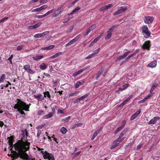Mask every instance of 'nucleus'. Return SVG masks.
Segmentation results:
<instances>
[{
    "instance_id": "nucleus-30",
    "label": "nucleus",
    "mask_w": 160,
    "mask_h": 160,
    "mask_svg": "<svg viewBox=\"0 0 160 160\" xmlns=\"http://www.w3.org/2000/svg\"><path fill=\"white\" fill-rule=\"evenodd\" d=\"M38 150L39 151H40V150H41V149L40 148H38Z\"/></svg>"
},
{
    "instance_id": "nucleus-10",
    "label": "nucleus",
    "mask_w": 160,
    "mask_h": 160,
    "mask_svg": "<svg viewBox=\"0 0 160 160\" xmlns=\"http://www.w3.org/2000/svg\"><path fill=\"white\" fill-rule=\"evenodd\" d=\"M50 13V11H48L47 12L42 15H37L35 16L36 18H41L48 16Z\"/></svg>"
},
{
    "instance_id": "nucleus-3",
    "label": "nucleus",
    "mask_w": 160,
    "mask_h": 160,
    "mask_svg": "<svg viewBox=\"0 0 160 160\" xmlns=\"http://www.w3.org/2000/svg\"><path fill=\"white\" fill-rule=\"evenodd\" d=\"M21 135L22 136L21 138V140H18L17 142H20V143H23L22 147L25 148L27 144L28 146V150L29 149L30 143L28 142L27 140V137L28 136V132L27 129L22 130L21 131Z\"/></svg>"
},
{
    "instance_id": "nucleus-15",
    "label": "nucleus",
    "mask_w": 160,
    "mask_h": 160,
    "mask_svg": "<svg viewBox=\"0 0 160 160\" xmlns=\"http://www.w3.org/2000/svg\"><path fill=\"white\" fill-rule=\"evenodd\" d=\"M5 74H3L2 76L1 77V78H0V81L2 82H3L4 80L5 79Z\"/></svg>"
},
{
    "instance_id": "nucleus-28",
    "label": "nucleus",
    "mask_w": 160,
    "mask_h": 160,
    "mask_svg": "<svg viewBox=\"0 0 160 160\" xmlns=\"http://www.w3.org/2000/svg\"><path fill=\"white\" fill-rule=\"evenodd\" d=\"M45 1V0H41L40 1V3H44V2Z\"/></svg>"
},
{
    "instance_id": "nucleus-1",
    "label": "nucleus",
    "mask_w": 160,
    "mask_h": 160,
    "mask_svg": "<svg viewBox=\"0 0 160 160\" xmlns=\"http://www.w3.org/2000/svg\"><path fill=\"white\" fill-rule=\"evenodd\" d=\"M23 143H20V142H17L14 145L15 149L18 153L16 152H14L12 149L11 151L12 154L11 155V157L14 159H16L19 157H20L21 158H23L26 155V152L28 150V146L27 144L25 148L22 147Z\"/></svg>"
},
{
    "instance_id": "nucleus-29",
    "label": "nucleus",
    "mask_w": 160,
    "mask_h": 160,
    "mask_svg": "<svg viewBox=\"0 0 160 160\" xmlns=\"http://www.w3.org/2000/svg\"><path fill=\"white\" fill-rule=\"evenodd\" d=\"M27 160H34V159H31V158H27Z\"/></svg>"
},
{
    "instance_id": "nucleus-19",
    "label": "nucleus",
    "mask_w": 160,
    "mask_h": 160,
    "mask_svg": "<svg viewBox=\"0 0 160 160\" xmlns=\"http://www.w3.org/2000/svg\"><path fill=\"white\" fill-rule=\"evenodd\" d=\"M8 17H5L3 18L2 20H0V23L3 22L7 20Z\"/></svg>"
},
{
    "instance_id": "nucleus-14",
    "label": "nucleus",
    "mask_w": 160,
    "mask_h": 160,
    "mask_svg": "<svg viewBox=\"0 0 160 160\" xmlns=\"http://www.w3.org/2000/svg\"><path fill=\"white\" fill-rule=\"evenodd\" d=\"M44 97H47L50 98V95L49 94V92L48 91L46 92H44Z\"/></svg>"
},
{
    "instance_id": "nucleus-31",
    "label": "nucleus",
    "mask_w": 160,
    "mask_h": 160,
    "mask_svg": "<svg viewBox=\"0 0 160 160\" xmlns=\"http://www.w3.org/2000/svg\"><path fill=\"white\" fill-rule=\"evenodd\" d=\"M2 111H1L0 110V113H2Z\"/></svg>"
},
{
    "instance_id": "nucleus-23",
    "label": "nucleus",
    "mask_w": 160,
    "mask_h": 160,
    "mask_svg": "<svg viewBox=\"0 0 160 160\" xmlns=\"http://www.w3.org/2000/svg\"><path fill=\"white\" fill-rule=\"evenodd\" d=\"M13 58V55H12L10 57L8 58V60L11 62H12V59Z\"/></svg>"
},
{
    "instance_id": "nucleus-24",
    "label": "nucleus",
    "mask_w": 160,
    "mask_h": 160,
    "mask_svg": "<svg viewBox=\"0 0 160 160\" xmlns=\"http://www.w3.org/2000/svg\"><path fill=\"white\" fill-rule=\"evenodd\" d=\"M4 125V123L2 121H0V127H2Z\"/></svg>"
},
{
    "instance_id": "nucleus-25",
    "label": "nucleus",
    "mask_w": 160,
    "mask_h": 160,
    "mask_svg": "<svg viewBox=\"0 0 160 160\" xmlns=\"http://www.w3.org/2000/svg\"><path fill=\"white\" fill-rule=\"evenodd\" d=\"M1 87L2 89H3L4 87H5V85L3 84L1 85Z\"/></svg>"
},
{
    "instance_id": "nucleus-18",
    "label": "nucleus",
    "mask_w": 160,
    "mask_h": 160,
    "mask_svg": "<svg viewBox=\"0 0 160 160\" xmlns=\"http://www.w3.org/2000/svg\"><path fill=\"white\" fill-rule=\"evenodd\" d=\"M50 118V113H48L47 115H45L43 117V118L44 119H47Z\"/></svg>"
},
{
    "instance_id": "nucleus-8",
    "label": "nucleus",
    "mask_w": 160,
    "mask_h": 160,
    "mask_svg": "<svg viewBox=\"0 0 160 160\" xmlns=\"http://www.w3.org/2000/svg\"><path fill=\"white\" fill-rule=\"evenodd\" d=\"M42 24L41 22H39L35 25L33 26H31L28 27V28L30 29H33L38 28Z\"/></svg>"
},
{
    "instance_id": "nucleus-17",
    "label": "nucleus",
    "mask_w": 160,
    "mask_h": 160,
    "mask_svg": "<svg viewBox=\"0 0 160 160\" xmlns=\"http://www.w3.org/2000/svg\"><path fill=\"white\" fill-rule=\"evenodd\" d=\"M23 45H21L19 46H18L17 47V50L18 51H20L22 49L23 47Z\"/></svg>"
},
{
    "instance_id": "nucleus-13",
    "label": "nucleus",
    "mask_w": 160,
    "mask_h": 160,
    "mask_svg": "<svg viewBox=\"0 0 160 160\" xmlns=\"http://www.w3.org/2000/svg\"><path fill=\"white\" fill-rule=\"evenodd\" d=\"M40 68L42 70H44L46 68V66L45 63H42L40 65Z\"/></svg>"
},
{
    "instance_id": "nucleus-4",
    "label": "nucleus",
    "mask_w": 160,
    "mask_h": 160,
    "mask_svg": "<svg viewBox=\"0 0 160 160\" xmlns=\"http://www.w3.org/2000/svg\"><path fill=\"white\" fill-rule=\"evenodd\" d=\"M43 149L41 148L40 152L42 153L43 155V157L44 159H47L48 160H50V154L49 153H48L47 152L45 151L44 152Z\"/></svg>"
},
{
    "instance_id": "nucleus-26",
    "label": "nucleus",
    "mask_w": 160,
    "mask_h": 160,
    "mask_svg": "<svg viewBox=\"0 0 160 160\" xmlns=\"http://www.w3.org/2000/svg\"><path fill=\"white\" fill-rule=\"evenodd\" d=\"M8 82V84H7L6 85H5V87L6 88L8 87L9 84H11V83L9 82Z\"/></svg>"
},
{
    "instance_id": "nucleus-11",
    "label": "nucleus",
    "mask_w": 160,
    "mask_h": 160,
    "mask_svg": "<svg viewBox=\"0 0 160 160\" xmlns=\"http://www.w3.org/2000/svg\"><path fill=\"white\" fill-rule=\"evenodd\" d=\"M35 97L38 99V100H42L44 99L43 96L41 94H38L34 95Z\"/></svg>"
},
{
    "instance_id": "nucleus-20",
    "label": "nucleus",
    "mask_w": 160,
    "mask_h": 160,
    "mask_svg": "<svg viewBox=\"0 0 160 160\" xmlns=\"http://www.w3.org/2000/svg\"><path fill=\"white\" fill-rule=\"evenodd\" d=\"M41 132H42L41 130H38L37 136L38 138H39L40 137V135L41 133Z\"/></svg>"
},
{
    "instance_id": "nucleus-9",
    "label": "nucleus",
    "mask_w": 160,
    "mask_h": 160,
    "mask_svg": "<svg viewBox=\"0 0 160 160\" xmlns=\"http://www.w3.org/2000/svg\"><path fill=\"white\" fill-rule=\"evenodd\" d=\"M47 33L46 32H44L42 33H38L35 34L34 37L35 38H42Z\"/></svg>"
},
{
    "instance_id": "nucleus-7",
    "label": "nucleus",
    "mask_w": 160,
    "mask_h": 160,
    "mask_svg": "<svg viewBox=\"0 0 160 160\" xmlns=\"http://www.w3.org/2000/svg\"><path fill=\"white\" fill-rule=\"evenodd\" d=\"M8 143L9 145H10V150L12 151V148L14 147V145H13V138L12 137H10L8 138Z\"/></svg>"
},
{
    "instance_id": "nucleus-2",
    "label": "nucleus",
    "mask_w": 160,
    "mask_h": 160,
    "mask_svg": "<svg viewBox=\"0 0 160 160\" xmlns=\"http://www.w3.org/2000/svg\"><path fill=\"white\" fill-rule=\"evenodd\" d=\"M18 101L17 103L14 106V108L15 109H17L18 113L16 114V118L18 119L19 117L18 116L19 114L23 115V117H25L26 115L23 111V110L26 111H29V108L31 104H27L25 102L21 101L20 99H18Z\"/></svg>"
},
{
    "instance_id": "nucleus-16",
    "label": "nucleus",
    "mask_w": 160,
    "mask_h": 160,
    "mask_svg": "<svg viewBox=\"0 0 160 160\" xmlns=\"http://www.w3.org/2000/svg\"><path fill=\"white\" fill-rule=\"evenodd\" d=\"M41 49L43 50H49L50 49V46L42 48Z\"/></svg>"
},
{
    "instance_id": "nucleus-5",
    "label": "nucleus",
    "mask_w": 160,
    "mask_h": 160,
    "mask_svg": "<svg viewBox=\"0 0 160 160\" xmlns=\"http://www.w3.org/2000/svg\"><path fill=\"white\" fill-rule=\"evenodd\" d=\"M24 68L26 71L27 72L30 74H32L34 73V71L32 70L30 68V66L29 64H27L25 65L24 67Z\"/></svg>"
},
{
    "instance_id": "nucleus-12",
    "label": "nucleus",
    "mask_w": 160,
    "mask_h": 160,
    "mask_svg": "<svg viewBox=\"0 0 160 160\" xmlns=\"http://www.w3.org/2000/svg\"><path fill=\"white\" fill-rule=\"evenodd\" d=\"M43 57V56L42 55L37 56L35 57H33L32 58L33 60L38 61V60L42 58Z\"/></svg>"
},
{
    "instance_id": "nucleus-32",
    "label": "nucleus",
    "mask_w": 160,
    "mask_h": 160,
    "mask_svg": "<svg viewBox=\"0 0 160 160\" xmlns=\"http://www.w3.org/2000/svg\"><path fill=\"white\" fill-rule=\"evenodd\" d=\"M48 138L49 139H50V137L48 136Z\"/></svg>"
},
{
    "instance_id": "nucleus-22",
    "label": "nucleus",
    "mask_w": 160,
    "mask_h": 160,
    "mask_svg": "<svg viewBox=\"0 0 160 160\" xmlns=\"http://www.w3.org/2000/svg\"><path fill=\"white\" fill-rule=\"evenodd\" d=\"M42 112H43V111L42 110H40L38 111L37 112V114L38 115H41Z\"/></svg>"
},
{
    "instance_id": "nucleus-21",
    "label": "nucleus",
    "mask_w": 160,
    "mask_h": 160,
    "mask_svg": "<svg viewBox=\"0 0 160 160\" xmlns=\"http://www.w3.org/2000/svg\"><path fill=\"white\" fill-rule=\"evenodd\" d=\"M38 1V0H31L28 3L29 4H31L33 2H36Z\"/></svg>"
},
{
    "instance_id": "nucleus-27",
    "label": "nucleus",
    "mask_w": 160,
    "mask_h": 160,
    "mask_svg": "<svg viewBox=\"0 0 160 160\" xmlns=\"http://www.w3.org/2000/svg\"><path fill=\"white\" fill-rule=\"evenodd\" d=\"M43 127V126H38V128H42V127Z\"/></svg>"
},
{
    "instance_id": "nucleus-6",
    "label": "nucleus",
    "mask_w": 160,
    "mask_h": 160,
    "mask_svg": "<svg viewBox=\"0 0 160 160\" xmlns=\"http://www.w3.org/2000/svg\"><path fill=\"white\" fill-rule=\"evenodd\" d=\"M48 7L46 5H43L39 8H37L34 9L32 11V12H36L38 11H40L43 9H45Z\"/></svg>"
}]
</instances>
